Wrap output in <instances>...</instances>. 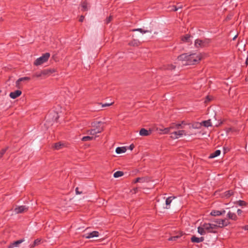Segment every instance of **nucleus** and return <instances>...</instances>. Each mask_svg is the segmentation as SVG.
<instances>
[{"mask_svg":"<svg viewBox=\"0 0 248 248\" xmlns=\"http://www.w3.org/2000/svg\"><path fill=\"white\" fill-rule=\"evenodd\" d=\"M189 58L188 59V62L186 63V65H193L198 63L202 59L200 55H197L196 53L189 54Z\"/></svg>","mask_w":248,"mask_h":248,"instance_id":"f257e3e1","label":"nucleus"},{"mask_svg":"<svg viewBox=\"0 0 248 248\" xmlns=\"http://www.w3.org/2000/svg\"><path fill=\"white\" fill-rule=\"evenodd\" d=\"M211 42V39L205 38L203 40L197 39L195 41V46L196 47H207Z\"/></svg>","mask_w":248,"mask_h":248,"instance_id":"f03ea898","label":"nucleus"},{"mask_svg":"<svg viewBox=\"0 0 248 248\" xmlns=\"http://www.w3.org/2000/svg\"><path fill=\"white\" fill-rule=\"evenodd\" d=\"M50 57V53H46L40 57L37 58L34 62V65L36 66L40 65L43 63L46 62L48 58Z\"/></svg>","mask_w":248,"mask_h":248,"instance_id":"7ed1b4c3","label":"nucleus"},{"mask_svg":"<svg viewBox=\"0 0 248 248\" xmlns=\"http://www.w3.org/2000/svg\"><path fill=\"white\" fill-rule=\"evenodd\" d=\"M91 124L95 129H96L97 132L101 133L103 131V123L101 121H94Z\"/></svg>","mask_w":248,"mask_h":248,"instance_id":"20e7f679","label":"nucleus"},{"mask_svg":"<svg viewBox=\"0 0 248 248\" xmlns=\"http://www.w3.org/2000/svg\"><path fill=\"white\" fill-rule=\"evenodd\" d=\"M212 221L217 224V225H220V228L226 227L230 223V222L226 221V219H216Z\"/></svg>","mask_w":248,"mask_h":248,"instance_id":"39448f33","label":"nucleus"},{"mask_svg":"<svg viewBox=\"0 0 248 248\" xmlns=\"http://www.w3.org/2000/svg\"><path fill=\"white\" fill-rule=\"evenodd\" d=\"M186 134L185 131L184 130H178L177 131L173 132L171 133L170 137L172 139H176L182 136L183 135Z\"/></svg>","mask_w":248,"mask_h":248,"instance_id":"423d86ee","label":"nucleus"},{"mask_svg":"<svg viewBox=\"0 0 248 248\" xmlns=\"http://www.w3.org/2000/svg\"><path fill=\"white\" fill-rule=\"evenodd\" d=\"M55 72L56 70L54 68L46 69L42 70V74L43 75V78H45L46 77L49 76Z\"/></svg>","mask_w":248,"mask_h":248,"instance_id":"0eeeda50","label":"nucleus"},{"mask_svg":"<svg viewBox=\"0 0 248 248\" xmlns=\"http://www.w3.org/2000/svg\"><path fill=\"white\" fill-rule=\"evenodd\" d=\"M209 224H210V223H204L202 224V226L205 228L206 232L207 233H217V231L212 229V227L209 226Z\"/></svg>","mask_w":248,"mask_h":248,"instance_id":"6e6552de","label":"nucleus"},{"mask_svg":"<svg viewBox=\"0 0 248 248\" xmlns=\"http://www.w3.org/2000/svg\"><path fill=\"white\" fill-rule=\"evenodd\" d=\"M24 241V239H21L20 240H18L16 241H14L12 243H11L8 246L7 248H13L14 247H19V244L22 243Z\"/></svg>","mask_w":248,"mask_h":248,"instance_id":"1a4fd4ad","label":"nucleus"},{"mask_svg":"<svg viewBox=\"0 0 248 248\" xmlns=\"http://www.w3.org/2000/svg\"><path fill=\"white\" fill-rule=\"evenodd\" d=\"M99 232L98 231H94L92 232L88 233L87 235H83V237H85L87 239H90L94 237H98L99 236Z\"/></svg>","mask_w":248,"mask_h":248,"instance_id":"9d476101","label":"nucleus"},{"mask_svg":"<svg viewBox=\"0 0 248 248\" xmlns=\"http://www.w3.org/2000/svg\"><path fill=\"white\" fill-rule=\"evenodd\" d=\"M190 56L188 53H183L181 55H180L178 56L177 59L179 61H186V62H188V59H189V57Z\"/></svg>","mask_w":248,"mask_h":248,"instance_id":"9b49d317","label":"nucleus"},{"mask_svg":"<svg viewBox=\"0 0 248 248\" xmlns=\"http://www.w3.org/2000/svg\"><path fill=\"white\" fill-rule=\"evenodd\" d=\"M28 210V207L25 205H22L15 208V211L17 214H20L24 212V211H27Z\"/></svg>","mask_w":248,"mask_h":248,"instance_id":"f8f14e48","label":"nucleus"},{"mask_svg":"<svg viewBox=\"0 0 248 248\" xmlns=\"http://www.w3.org/2000/svg\"><path fill=\"white\" fill-rule=\"evenodd\" d=\"M152 130L149 129L147 130V129L142 128L140 130V135L142 136H148L151 134Z\"/></svg>","mask_w":248,"mask_h":248,"instance_id":"ddd939ff","label":"nucleus"},{"mask_svg":"<svg viewBox=\"0 0 248 248\" xmlns=\"http://www.w3.org/2000/svg\"><path fill=\"white\" fill-rule=\"evenodd\" d=\"M190 240L192 243H199L203 242L204 240V238L203 236H202L201 237H197L195 235H193L191 237Z\"/></svg>","mask_w":248,"mask_h":248,"instance_id":"4468645a","label":"nucleus"},{"mask_svg":"<svg viewBox=\"0 0 248 248\" xmlns=\"http://www.w3.org/2000/svg\"><path fill=\"white\" fill-rule=\"evenodd\" d=\"M22 94V92L20 90H16L15 92L10 93L9 96L12 99H16L19 97Z\"/></svg>","mask_w":248,"mask_h":248,"instance_id":"2eb2a0df","label":"nucleus"},{"mask_svg":"<svg viewBox=\"0 0 248 248\" xmlns=\"http://www.w3.org/2000/svg\"><path fill=\"white\" fill-rule=\"evenodd\" d=\"M150 181V179L148 177H138L134 181L135 183L140 182V183H144V182H148Z\"/></svg>","mask_w":248,"mask_h":248,"instance_id":"dca6fc26","label":"nucleus"},{"mask_svg":"<svg viewBox=\"0 0 248 248\" xmlns=\"http://www.w3.org/2000/svg\"><path fill=\"white\" fill-rule=\"evenodd\" d=\"M88 2L87 0L83 1L81 2L80 5L81 7V10L83 12L87 11L88 10Z\"/></svg>","mask_w":248,"mask_h":248,"instance_id":"f3484780","label":"nucleus"},{"mask_svg":"<svg viewBox=\"0 0 248 248\" xmlns=\"http://www.w3.org/2000/svg\"><path fill=\"white\" fill-rule=\"evenodd\" d=\"M175 197L173 196H170L168 198H167L166 200V209H169L170 208V204L172 202V200L174 199Z\"/></svg>","mask_w":248,"mask_h":248,"instance_id":"a211bd4d","label":"nucleus"},{"mask_svg":"<svg viewBox=\"0 0 248 248\" xmlns=\"http://www.w3.org/2000/svg\"><path fill=\"white\" fill-rule=\"evenodd\" d=\"M140 45V42L138 39H134L128 43V45L133 46H138Z\"/></svg>","mask_w":248,"mask_h":248,"instance_id":"6ab92c4d","label":"nucleus"},{"mask_svg":"<svg viewBox=\"0 0 248 248\" xmlns=\"http://www.w3.org/2000/svg\"><path fill=\"white\" fill-rule=\"evenodd\" d=\"M227 217L232 220H236L237 219V217L236 215L234 213H232L231 211H229L227 214Z\"/></svg>","mask_w":248,"mask_h":248,"instance_id":"aec40b11","label":"nucleus"},{"mask_svg":"<svg viewBox=\"0 0 248 248\" xmlns=\"http://www.w3.org/2000/svg\"><path fill=\"white\" fill-rule=\"evenodd\" d=\"M200 124L201 125L204 126L205 127H208L209 126H212L211 121L210 119H209V120H206V121H203Z\"/></svg>","mask_w":248,"mask_h":248,"instance_id":"412c9836","label":"nucleus"},{"mask_svg":"<svg viewBox=\"0 0 248 248\" xmlns=\"http://www.w3.org/2000/svg\"><path fill=\"white\" fill-rule=\"evenodd\" d=\"M127 149L126 147H118L116 149V153L118 154L125 153Z\"/></svg>","mask_w":248,"mask_h":248,"instance_id":"4be33fe9","label":"nucleus"},{"mask_svg":"<svg viewBox=\"0 0 248 248\" xmlns=\"http://www.w3.org/2000/svg\"><path fill=\"white\" fill-rule=\"evenodd\" d=\"M64 146V144L62 142H56L54 144L53 147L56 150L62 149Z\"/></svg>","mask_w":248,"mask_h":248,"instance_id":"5701e85b","label":"nucleus"},{"mask_svg":"<svg viewBox=\"0 0 248 248\" xmlns=\"http://www.w3.org/2000/svg\"><path fill=\"white\" fill-rule=\"evenodd\" d=\"M184 233H183L182 232H179V235H174L170 237L169 239V241H176L177 240V239L179 238L180 237H181Z\"/></svg>","mask_w":248,"mask_h":248,"instance_id":"b1692460","label":"nucleus"},{"mask_svg":"<svg viewBox=\"0 0 248 248\" xmlns=\"http://www.w3.org/2000/svg\"><path fill=\"white\" fill-rule=\"evenodd\" d=\"M221 151L219 150L215 151L214 153H211L209 156V158H213L217 156H218L220 154Z\"/></svg>","mask_w":248,"mask_h":248,"instance_id":"393cba45","label":"nucleus"},{"mask_svg":"<svg viewBox=\"0 0 248 248\" xmlns=\"http://www.w3.org/2000/svg\"><path fill=\"white\" fill-rule=\"evenodd\" d=\"M198 232L201 235H204L206 234V232L205 229V228L202 226H199L198 227Z\"/></svg>","mask_w":248,"mask_h":248,"instance_id":"a878e982","label":"nucleus"},{"mask_svg":"<svg viewBox=\"0 0 248 248\" xmlns=\"http://www.w3.org/2000/svg\"><path fill=\"white\" fill-rule=\"evenodd\" d=\"M171 128H172V126H170V127L165 128L164 129H158V128H157L156 130L160 132V133L162 132L163 134H168L169 133L170 129H171Z\"/></svg>","mask_w":248,"mask_h":248,"instance_id":"bb28decb","label":"nucleus"},{"mask_svg":"<svg viewBox=\"0 0 248 248\" xmlns=\"http://www.w3.org/2000/svg\"><path fill=\"white\" fill-rule=\"evenodd\" d=\"M234 194V192L232 190H229L225 191L224 193V196L226 198H228L231 197L232 195H233Z\"/></svg>","mask_w":248,"mask_h":248,"instance_id":"cd10ccee","label":"nucleus"},{"mask_svg":"<svg viewBox=\"0 0 248 248\" xmlns=\"http://www.w3.org/2000/svg\"><path fill=\"white\" fill-rule=\"evenodd\" d=\"M191 37V36L190 35H189L188 34H186V35H185L184 36H183L182 38V40L183 42L189 43L190 42V38Z\"/></svg>","mask_w":248,"mask_h":248,"instance_id":"c85d7f7f","label":"nucleus"},{"mask_svg":"<svg viewBox=\"0 0 248 248\" xmlns=\"http://www.w3.org/2000/svg\"><path fill=\"white\" fill-rule=\"evenodd\" d=\"M95 139V137H93V136H84L81 139V140L83 141H89L93 140H94Z\"/></svg>","mask_w":248,"mask_h":248,"instance_id":"c756f323","label":"nucleus"},{"mask_svg":"<svg viewBox=\"0 0 248 248\" xmlns=\"http://www.w3.org/2000/svg\"><path fill=\"white\" fill-rule=\"evenodd\" d=\"M235 204H238L239 206H246L247 205L248 203L244 201L239 200L238 201H236L235 202Z\"/></svg>","mask_w":248,"mask_h":248,"instance_id":"7c9ffc66","label":"nucleus"},{"mask_svg":"<svg viewBox=\"0 0 248 248\" xmlns=\"http://www.w3.org/2000/svg\"><path fill=\"white\" fill-rule=\"evenodd\" d=\"M131 31H138L142 33H146V32H151V31H150L144 30L143 29H141V28H138V29H133Z\"/></svg>","mask_w":248,"mask_h":248,"instance_id":"2f4dec72","label":"nucleus"},{"mask_svg":"<svg viewBox=\"0 0 248 248\" xmlns=\"http://www.w3.org/2000/svg\"><path fill=\"white\" fill-rule=\"evenodd\" d=\"M124 174V173L122 171H117L113 174V176L115 178H118L122 176Z\"/></svg>","mask_w":248,"mask_h":248,"instance_id":"473e14b6","label":"nucleus"},{"mask_svg":"<svg viewBox=\"0 0 248 248\" xmlns=\"http://www.w3.org/2000/svg\"><path fill=\"white\" fill-rule=\"evenodd\" d=\"M210 215L213 216H218L221 215V212L218 210H213L211 212Z\"/></svg>","mask_w":248,"mask_h":248,"instance_id":"72a5a7b5","label":"nucleus"},{"mask_svg":"<svg viewBox=\"0 0 248 248\" xmlns=\"http://www.w3.org/2000/svg\"><path fill=\"white\" fill-rule=\"evenodd\" d=\"M87 133L88 134L93 136L96 134L97 133H99V132H97L96 129H95L94 128L88 130Z\"/></svg>","mask_w":248,"mask_h":248,"instance_id":"f704fd0d","label":"nucleus"},{"mask_svg":"<svg viewBox=\"0 0 248 248\" xmlns=\"http://www.w3.org/2000/svg\"><path fill=\"white\" fill-rule=\"evenodd\" d=\"M59 118V116L58 115V113L56 112H54V115H53V118H52V120L54 121V122L57 123L58 122V120Z\"/></svg>","mask_w":248,"mask_h":248,"instance_id":"c9c22d12","label":"nucleus"},{"mask_svg":"<svg viewBox=\"0 0 248 248\" xmlns=\"http://www.w3.org/2000/svg\"><path fill=\"white\" fill-rule=\"evenodd\" d=\"M172 128L175 127L177 129L184 128V127L183 126V125L181 124L173 123V124H172Z\"/></svg>","mask_w":248,"mask_h":248,"instance_id":"e433bc0d","label":"nucleus"},{"mask_svg":"<svg viewBox=\"0 0 248 248\" xmlns=\"http://www.w3.org/2000/svg\"><path fill=\"white\" fill-rule=\"evenodd\" d=\"M19 81H20V82H24V81H29L30 79H31V78L29 77H22V78H18Z\"/></svg>","mask_w":248,"mask_h":248,"instance_id":"4c0bfd02","label":"nucleus"},{"mask_svg":"<svg viewBox=\"0 0 248 248\" xmlns=\"http://www.w3.org/2000/svg\"><path fill=\"white\" fill-rule=\"evenodd\" d=\"M33 77H42L43 78V75L42 74V71L40 72H36L33 75Z\"/></svg>","mask_w":248,"mask_h":248,"instance_id":"58836bf2","label":"nucleus"},{"mask_svg":"<svg viewBox=\"0 0 248 248\" xmlns=\"http://www.w3.org/2000/svg\"><path fill=\"white\" fill-rule=\"evenodd\" d=\"M209 225L211 226L212 228V229L215 230V229L220 228V225H217V224L210 223V224H209Z\"/></svg>","mask_w":248,"mask_h":248,"instance_id":"ea45409f","label":"nucleus"},{"mask_svg":"<svg viewBox=\"0 0 248 248\" xmlns=\"http://www.w3.org/2000/svg\"><path fill=\"white\" fill-rule=\"evenodd\" d=\"M41 242V240L39 239H37L35 240L33 242V244L31 246L32 247H35L36 245H38Z\"/></svg>","mask_w":248,"mask_h":248,"instance_id":"a19ab883","label":"nucleus"},{"mask_svg":"<svg viewBox=\"0 0 248 248\" xmlns=\"http://www.w3.org/2000/svg\"><path fill=\"white\" fill-rule=\"evenodd\" d=\"M112 16H109V17H107V19H106V24H108L112 20Z\"/></svg>","mask_w":248,"mask_h":248,"instance_id":"79ce46f5","label":"nucleus"},{"mask_svg":"<svg viewBox=\"0 0 248 248\" xmlns=\"http://www.w3.org/2000/svg\"><path fill=\"white\" fill-rule=\"evenodd\" d=\"M20 81H19V79H18L16 82V87L18 88V89H20L21 87V85H20Z\"/></svg>","mask_w":248,"mask_h":248,"instance_id":"37998d69","label":"nucleus"},{"mask_svg":"<svg viewBox=\"0 0 248 248\" xmlns=\"http://www.w3.org/2000/svg\"><path fill=\"white\" fill-rule=\"evenodd\" d=\"M8 148V147H6V148L1 149V151H0V154L3 155L5 153V152L7 150Z\"/></svg>","mask_w":248,"mask_h":248,"instance_id":"c03bdc74","label":"nucleus"},{"mask_svg":"<svg viewBox=\"0 0 248 248\" xmlns=\"http://www.w3.org/2000/svg\"><path fill=\"white\" fill-rule=\"evenodd\" d=\"M112 104H113V103H105V104H102V107H108V106H111V105H112Z\"/></svg>","mask_w":248,"mask_h":248,"instance_id":"a18cd8bd","label":"nucleus"},{"mask_svg":"<svg viewBox=\"0 0 248 248\" xmlns=\"http://www.w3.org/2000/svg\"><path fill=\"white\" fill-rule=\"evenodd\" d=\"M84 18H85V17L84 16H81L79 19V21L80 22H83V20L84 19Z\"/></svg>","mask_w":248,"mask_h":248,"instance_id":"49530a36","label":"nucleus"},{"mask_svg":"<svg viewBox=\"0 0 248 248\" xmlns=\"http://www.w3.org/2000/svg\"><path fill=\"white\" fill-rule=\"evenodd\" d=\"M75 191H76V194H80L82 193V191H79L78 190V187H77L76 188Z\"/></svg>","mask_w":248,"mask_h":248,"instance_id":"de8ad7c7","label":"nucleus"},{"mask_svg":"<svg viewBox=\"0 0 248 248\" xmlns=\"http://www.w3.org/2000/svg\"><path fill=\"white\" fill-rule=\"evenodd\" d=\"M135 147V146L133 144H131L129 147H128V148L130 150H132Z\"/></svg>","mask_w":248,"mask_h":248,"instance_id":"09e8293b","label":"nucleus"},{"mask_svg":"<svg viewBox=\"0 0 248 248\" xmlns=\"http://www.w3.org/2000/svg\"><path fill=\"white\" fill-rule=\"evenodd\" d=\"M138 188L136 187V188H134L131 191L133 192L134 193H136L138 191Z\"/></svg>","mask_w":248,"mask_h":248,"instance_id":"8fccbe9b","label":"nucleus"},{"mask_svg":"<svg viewBox=\"0 0 248 248\" xmlns=\"http://www.w3.org/2000/svg\"><path fill=\"white\" fill-rule=\"evenodd\" d=\"M211 100V99L209 97V96H207L205 98V102H206L207 101H210Z\"/></svg>","mask_w":248,"mask_h":248,"instance_id":"3c124183","label":"nucleus"},{"mask_svg":"<svg viewBox=\"0 0 248 248\" xmlns=\"http://www.w3.org/2000/svg\"><path fill=\"white\" fill-rule=\"evenodd\" d=\"M223 150H224V154H226V153H227L229 151V149H228L227 148H226L224 147Z\"/></svg>","mask_w":248,"mask_h":248,"instance_id":"603ef678","label":"nucleus"},{"mask_svg":"<svg viewBox=\"0 0 248 248\" xmlns=\"http://www.w3.org/2000/svg\"><path fill=\"white\" fill-rule=\"evenodd\" d=\"M178 9L179 8H177L176 6H173L172 10H173L174 11H176L178 10Z\"/></svg>","mask_w":248,"mask_h":248,"instance_id":"864d4df0","label":"nucleus"},{"mask_svg":"<svg viewBox=\"0 0 248 248\" xmlns=\"http://www.w3.org/2000/svg\"><path fill=\"white\" fill-rule=\"evenodd\" d=\"M237 214L238 215H240L241 214V213H242V211L240 209H238L237 211Z\"/></svg>","mask_w":248,"mask_h":248,"instance_id":"5fc2aeb1","label":"nucleus"},{"mask_svg":"<svg viewBox=\"0 0 248 248\" xmlns=\"http://www.w3.org/2000/svg\"><path fill=\"white\" fill-rule=\"evenodd\" d=\"M243 229L245 230H248V225H245V226L243 227Z\"/></svg>","mask_w":248,"mask_h":248,"instance_id":"6e6d98bb","label":"nucleus"},{"mask_svg":"<svg viewBox=\"0 0 248 248\" xmlns=\"http://www.w3.org/2000/svg\"><path fill=\"white\" fill-rule=\"evenodd\" d=\"M220 212H221V215L225 213V210H224L223 209L221 211H220Z\"/></svg>","mask_w":248,"mask_h":248,"instance_id":"4d7b16f0","label":"nucleus"},{"mask_svg":"<svg viewBox=\"0 0 248 248\" xmlns=\"http://www.w3.org/2000/svg\"><path fill=\"white\" fill-rule=\"evenodd\" d=\"M182 125L184 124V125H186V124L185 123V121H182L181 123Z\"/></svg>","mask_w":248,"mask_h":248,"instance_id":"13d9d810","label":"nucleus"},{"mask_svg":"<svg viewBox=\"0 0 248 248\" xmlns=\"http://www.w3.org/2000/svg\"><path fill=\"white\" fill-rule=\"evenodd\" d=\"M245 63H246L247 65L248 64V58L247 59Z\"/></svg>","mask_w":248,"mask_h":248,"instance_id":"bf43d9fd","label":"nucleus"},{"mask_svg":"<svg viewBox=\"0 0 248 248\" xmlns=\"http://www.w3.org/2000/svg\"><path fill=\"white\" fill-rule=\"evenodd\" d=\"M3 156V155L0 154V159Z\"/></svg>","mask_w":248,"mask_h":248,"instance_id":"052dcab7","label":"nucleus"},{"mask_svg":"<svg viewBox=\"0 0 248 248\" xmlns=\"http://www.w3.org/2000/svg\"><path fill=\"white\" fill-rule=\"evenodd\" d=\"M3 156V155L0 154V159Z\"/></svg>","mask_w":248,"mask_h":248,"instance_id":"680f3d73","label":"nucleus"},{"mask_svg":"<svg viewBox=\"0 0 248 248\" xmlns=\"http://www.w3.org/2000/svg\"><path fill=\"white\" fill-rule=\"evenodd\" d=\"M176 235H179V232H177Z\"/></svg>","mask_w":248,"mask_h":248,"instance_id":"e2e57ef3","label":"nucleus"},{"mask_svg":"<svg viewBox=\"0 0 248 248\" xmlns=\"http://www.w3.org/2000/svg\"><path fill=\"white\" fill-rule=\"evenodd\" d=\"M137 37H138V38H140V35H138Z\"/></svg>","mask_w":248,"mask_h":248,"instance_id":"0e129e2a","label":"nucleus"},{"mask_svg":"<svg viewBox=\"0 0 248 248\" xmlns=\"http://www.w3.org/2000/svg\"><path fill=\"white\" fill-rule=\"evenodd\" d=\"M175 67V66H174L173 67V69H174Z\"/></svg>","mask_w":248,"mask_h":248,"instance_id":"69168bd1","label":"nucleus"},{"mask_svg":"<svg viewBox=\"0 0 248 248\" xmlns=\"http://www.w3.org/2000/svg\"><path fill=\"white\" fill-rule=\"evenodd\" d=\"M1 92V91L0 90V93Z\"/></svg>","mask_w":248,"mask_h":248,"instance_id":"338daca9","label":"nucleus"}]
</instances>
